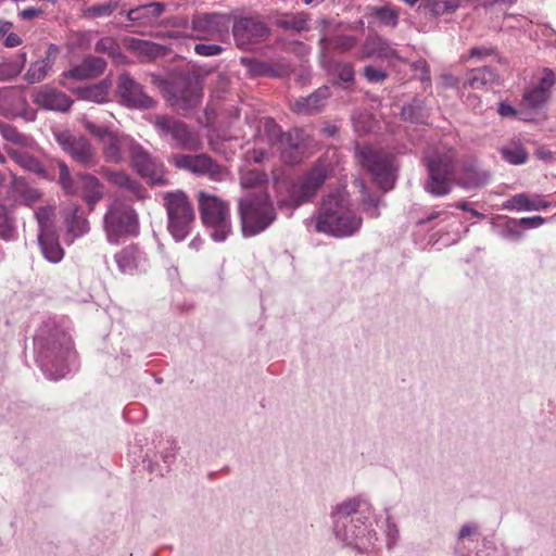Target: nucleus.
Here are the masks:
<instances>
[{
	"label": "nucleus",
	"instance_id": "nucleus-28",
	"mask_svg": "<svg viewBox=\"0 0 556 556\" xmlns=\"http://www.w3.org/2000/svg\"><path fill=\"white\" fill-rule=\"evenodd\" d=\"M363 55L365 58H378L386 60L401 59L392 43L378 35L368 36L366 38L363 45Z\"/></svg>",
	"mask_w": 556,
	"mask_h": 556
},
{
	"label": "nucleus",
	"instance_id": "nucleus-2",
	"mask_svg": "<svg viewBox=\"0 0 556 556\" xmlns=\"http://www.w3.org/2000/svg\"><path fill=\"white\" fill-rule=\"evenodd\" d=\"M37 363L45 374L53 380L66 376L75 361L71 337L61 328L42 325L34 339Z\"/></svg>",
	"mask_w": 556,
	"mask_h": 556
},
{
	"label": "nucleus",
	"instance_id": "nucleus-13",
	"mask_svg": "<svg viewBox=\"0 0 556 556\" xmlns=\"http://www.w3.org/2000/svg\"><path fill=\"white\" fill-rule=\"evenodd\" d=\"M201 98L199 80L189 74L177 76L167 87V100L177 110L190 111L200 103Z\"/></svg>",
	"mask_w": 556,
	"mask_h": 556
},
{
	"label": "nucleus",
	"instance_id": "nucleus-19",
	"mask_svg": "<svg viewBox=\"0 0 556 556\" xmlns=\"http://www.w3.org/2000/svg\"><path fill=\"white\" fill-rule=\"evenodd\" d=\"M479 538L478 525L472 522L465 523L457 536L455 554L457 556H497L494 542L486 538L482 540V548L472 554L471 548L477 546Z\"/></svg>",
	"mask_w": 556,
	"mask_h": 556
},
{
	"label": "nucleus",
	"instance_id": "nucleus-22",
	"mask_svg": "<svg viewBox=\"0 0 556 556\" xmlns=\"http://www.w3.org/2000/svg\"><path fill=\"white\" fill-rule=\"evenodd\" d=\"M97 173L105 178L112 186L129 191L136 200H144L147 198V190L143 186L132 179L126 172L100 166Z\"/></svg>",
	"mask_w": 556,
	"mask_h": 556
},
{
	"label": "nucleus",
	"instance_id": "nucleus-40",
	"mask_svg": "<svg viewBox=\"0 0 556 556\" xmlns=\"http://www.w3.org/2000/svg\"><path fill=\"white\" fill-rule=\"evenodd\" d=\"M503 159L513 165L525 164L529 159L526 148L519 142H510L501 149Z\"/></svg>",
	"mask_w": 556,
	"mask_h": 556
},
{
	"label": "nucleus",
	"instance_id": "nucleus-29",
	"mask_svg": "<svg viewBox=\"0 0 556 556\" xmlns=\"http://www.w3.org/2000/svg\"><path fill=\"white\" fill-rule=\"evenodd\" d=\"M64 222L66 225V237L73 242L75 238L81 237L90 229L89 222L85 217L79 206H73L64 212Z\"/></svg>",
	"mask_w": 556,
	"mask_h": 556
},
{
	"label": "nucleus",
	"instance_id": "nucleus-62",
	"mask_svg": "<svg viewBox=\"0 0 556 556\" xmlns=\"http://www.w3.org/2000/svg\"><path fill=\"white\" fill-rule=\"evenodd\" d=\"M224 48L216 43H197L194 46V52L202 56H215L220 54Z\"/></svg>",
	"mask_w": 556,
	"mask_h": 556
},
{
	"label": "nucleus",
	"instance_id": "nucleus-21",
	"mask_svg": "<svg viewBox=\"0 0 556 556\" xmlns=\"http://www.w3.org/2000/svg\"><path fill=\"white\" fill-rule=\"evenodd\" d=\"M34 103L45 110L64 113L70 111L73 100L63 91L46 85L34 94Z\"/></svg>",
	"mask_w": 556,
	"mask_h": 556
},
{
	"label": "nucleus",
	"instance_id": "nucleus-1",
	"mask_svg": "<svg viewBox=\"0 0 556 556\" xmlns=\"http://www.w3.org/2000/svg\"><path fill=\"white\" fill-rule=\"evenodd\" d=\"M330 516L337 539L357 548L372 544L376 534L370 530L371 505L366 498H346L333 506Z\"/></svg>",
	"mask_w": 556,
	"mask_h": 556
},
{
	"label": "nucleus",
	"instance_id": "nucleus-18",
	"mask_svg": "<svg viewBox=\"0 0 556 556\" xmlns=\"http://www.w3.org/2000/svg\"><path fill=\"white\" fill-rule=\"evenodd\" d=\"M230 27V17L216 12L197 13L191 20V29L197 39L212 40L226 35Z\"/></svg>",
	"mask_w": 556,
	"mask_h": 556
},
{
	"label": "nucleus",
	"instance_id": "nucleus-55",
	"mask_svg": "<svg viewBox=\"0 0 556 556\" xmlns=\"http://www.w3.org/2000/svg\"><path fill=\"white\" fill-rule=\"evenodd\" d=\"M374 12L381 23L387 26L395 27L399 23L397 13L388 7L375 8Z\"/></svg>",
	"mask_w": 556,
	"mask_h": 556
},
{
	"label": "nucleus",
	"instance_id": "nucleus-60",
	"mask_svg": "<svg viewBox=\"0 0 556 556\" xmlns=\"http://www.w3.org/2000/svg\"><path fill=\"white\" fill-rule=\"evenodd\" d=\"M519 226L517 218H508L504 229L502 230V237L511 240L520 239L522 232L518 229Z\"/></svg>",
	"mask_w": 556,
	"mask_h": 556
},
{
	"label": "nucleus",
	"instance_id": "nucleus-30",
	"mask_svg": "<svg viewBox=\"0 0 556 556\" xmlns=\"http://www.w3.org/2000/svg\"><path fill=\"white\" fill-rule=\"evenodd\" d=\"M8 155L23 169L34 173L40 177L49 178L40 161L28 152L29 149H17L14 147H4Z\"/></svg>",
	"mask_w": 556,
	"mask_h": 556
},
{
	"label": "nucleus",
	"instance_id": "nucleus-27",
	"mask_svg": "<svg viewBox=\"0 0 556 556\" xmlns=\"http://www.w3.org/2000/svg\"><path fill=\"white\" fill-rule=\"evenodd\" d=\"M490 173L480 168L476 161L465 162L458 177V185L465 189H476L485 186Z\"/></svg>",
	"mask_w": 556,
	"mask_h": 556
},
{
	"label": "nucleus",
	"instance_id": "nucleus-26",
	"mask_svg": "<svg viewBox=\"0 0 556 556\" xmlns=\"http://www.w3.org/2000/svg\"><path fill=\"white\" fill-rule=\"evenodd\" d=\"M277 147L285 163L295 164L300 162L304 149L301 131L285 132Z\"/></svg>",
	"mask_w": 556,
	"mask_h": 556
},
{
	"label": "nucleus",
	"instance_id": "nucleus-45",
	"mask_svg": "<svg viewBox=\"0 0 556 556\" xmlns=\"http://www.w3.org/2000/svg\"><path fill=\"white\" fill-rule=\"evenodd\" d=\"M459 5V0H427L426 2V9L435 16L452 13L456 11Z\"/></svg>",
	"mask_w": 556,
	"mask_h": 556
},
{
	"label": "nucleus",
	"instance_id": "nucleus-15",
	"mask_svg": "<svg viewBox=\"0 0 556 556\" xmlns=\"http://www.w3.org/2000/svg\"><path fill=\"white\" fill-rule=\"evenodd\" d=\"M326 178V168L321 165L314 166L308 173L290 186L288 200L290 205L298 207L309 202L324 185Z\"/></svg>",
	"mask_w": 556,
	"mask_h": 556
},
{
	"label": "nucleus",
	"instance_id": "nucleus-34",
	"mask_svg": "<svg viewBox=\"0 0 556 556\" xmlns=\"http://www.w3.org/2000/svg\"><path fill=\"white\" fill-rule=\"evenodd\" d=\"M17 239V226L13 212L0 202V240L11 242Z\"/></svg>",
	"mask_w": 556,
	"mask_h": 556
},
{
	"label": "nucleus",
	"instance_id": "nucleus-4",
	"mask_svg": "<svg viewBox=\"0 0 556 556\" xmlns=\"http://www.w3.org/2000/svg\"><path fill=\"white\" fill-rule=\"evenodd\" d=\"M238 212L243 237L265 231L277 218L274 203L266 192L249 193L238 200Z\"/></svg>",
	"mask_w": 556,
	"mask_h": 556
},
{
	"label": "nucleus",
	"instance_id": "nucleus-10",
	"mask_svg": "<svg viewBox=\"0 0 556 556\" xmlns=\"http://www.w3.org/2000/svg\"><path fill=\"white\" fill-rule=\"evenodd\" d=\"M53 138L60 149L79 166L91 169L100 164L97 148L85 135L62 129L53 130Z\"/></svg>",
	"mask_w": 556,
	"mask_h": 556
},
{
	"label": "nucleus",
	"instance_id": "nucleus-57",
	"mask_svg": "<svg viewBox=\"0 0 556 556\" xmlns=\"http://www.w3.org/2000/svg\"><path fill=\"white\" fill-rule=\"evenodd\" d=\"M143 15V21L159 17L165 10V5L162 2H152L146 5L137 7Z\"/></svg>",
	"mask_w": 556,
	"mask_h": 556
},
{
	"label": "nucleus",
	"instance_id": "nucleus-7",
	"mask_svg": "<svg viewBox=\"0 0 556 556\" xmlns=\"http://www.w3.org/2000/svg\"><path fill=\"white\" fill-rule=\"evenodd\" d=\"M199 211L201 219L210 229L212 239L223 242L231 232L229 204L216 195L199 192Z\"/></svg>",
	"mask_w": 556,
	"mask_h": 556
},
{
	"label": "nucleus",
	"instance_id": "nucleus-58",
	"mask_svg": "<svg viewBox=\"0 0 556 556\" xmlns=\"http://www.w3.org/2000/svg\"><path fill=\"white\" fill-rule=\"evenodd\" d=\"M556 79L555 74L549 68L543 70V76L541 77L539 84L535 86L539 90L544 91L546 96L549 98L551 89L554 86Z\"/></svg>",
	"mask_w": 556,
	"mask_h": 556
},
{
	"label": "nucleus",
	"instance_id": "nucleus-63",
	"mask_svg": "<svg viewBox=\"0 0 556 556\" xmlns=\"http://www.w3.org/2000/svg\"><path fill=\"white\" fill-rule=\"evenodd\" d=\"M334 48L341 52H346L356 46V38L349 35H340L333 39Z\"/></svg>",
	"mask_w": 556,
	"mask_h": 556
},
{
	"label": "nucleus",
	"instance_id": "nucleus-53",
	"mask_svg": "<svg viewBox=\"0 0 556 556\" xmlns=\"http://www.w3.org/2000/svg\"><path fill=\"white\" fill-rule=\"evenodd\" d=\"M266 181V175L257 170H248L241 175L240 185L242 188H253Z\"/></svg>",
	"mask_w": 556,
	"mask_h": 556
},
{
	"label": "nucleus",
	"instance_id": "nucleus-8",
	"mask_svg": "<svg viewBox=\"0 0 556 556\" xmlns=\"http://www.w3.org/2000/svg\"><path fill=\"white\" fill-rule=\"evenodd\" d=\"M163 205L167 214V229L176 241H182L190 233L194 211L182 190L163 193Z\"/></svg>",
	"mask_w": 556,
	"mask_h": 556
},
{
	"label": "nucleus",
	"instance_id": "nucleus-6",
	"mask_svg": "<svg viewBox=\"0 0 556 556\" xmlns=\"http://www.w3.org/2000/svg\"><path fill=\"white\" fill-rule=\"evenodd\" d=\"M51 164L55 165L59 169L58 184L67 195H77L80 191V197L86 202L90 211L94 210L96 204L103 198V186L100 180L92 174L78 173V184L73 178L68 165L61 159L51 160Z\"/></svg>",
	"mask_w": 556,
	"mask_h": 556
},
{
	"label": "nucleus",
	"instance_id": "nucleus-23",
	"mask_svg": "<svg viewBox=\"0 0 556 556\" xmlns=\"http://www.w3.org/2000/svg\"><path fill=\"white\" fill-rule=\"evenodd\" d=\"M131 144L138 143L129 136L114 131L102 143V152L105 161L113 164H121L124 162L125 149H129V153L131 154Z\"/></svg>",
	"mask_w": 556,
	"mask_h": 556
},
{
	"label": "nucleus",
	"instance_id": "nucleus-31",
	"mask_svg": "<svg viewBox=\"0 0 556 556\" xmlns=\"http://www.w3.org/2000/svg\"><path fill=\"white\" fill-rule=\"evenodd\" d=\"M37 241L42 256L49 263L58 264L63 260L65 252L60 244L58 232L37 235Z\"/></svg>",
	"mask_w": 556,
	"mask_h": 556
},
{
	"label": "nucleus",
	"instance_id": "nucleus-56",
	"mask_svg": "<svg viewBox=\"0 0 556 556\" xmlns=\"http://www.w3.org/2000/svg\"><path fill=\"white\" fill-rule=\"evenodd\" d=\"M83 125L90 135L98 138L102 143L110 137V135L114 132L111 131L106 126L97 125L88 119L84 121Z\"/></svg>",
	"mask_w": 556,
	"mask_h": 556
},
{
	"label": "nucleus",
	"instance_id": "nucleus-49",
	"mask_svg": "<svg viewBox=\"0 0 556 556\" xmlns=\"http://www.w3.org/2000/svg\"><path fill=\"white\" fill-rule=\"evenodd\" d=\"M355 184L359 187L361 192L363 193L364 210L368 212L370 216L377 217L379 215L378 206L380 203V199L372 194L366 193V186L363 180H356Z\"/></svg>",
	"mask_w": 556,
	"mask_h": 556
},
{
	"label": "nucleus",
	"instance_id": "nucleus-14",
	"mask_svg": "<svg viewBox=\"0 0 556 556\" xmlns=\"http://www.w3.org/2000/svg\"><path fill=\"white\" fill-rule=\"evenodd\" d=\"M130 163L139 176L150 186L164 187L169 185L167 170L163 162L152 156L140 144H131Z\"/></svg>",
	"mask_w": 556,
	"mask_h": 556
},
{
	"label": "nucleus",
	"instance_id": "nucleus-12",
	"mask_svg": "<svg viewBox=\"0 0 556 556\" xmlns=\"http://www.w3.org/2000/svg\"><path fill=\"white\" fill-rule=\"evenodd\" d=\"M356 153L362 166L371 174L376 184L383 191L393 188L395 168L393 165V156L390 153L383 150L372 149L371 147L358 148Z\"/></svg>",
	"mask_w": 556,
	"mask_h": 556
},
{
	"label": "nucleus",
	"instance_id": "nucleus-32",
	"mask_svg": "<svg viewBox=\"0 0 556 556\" xmlns=\"http://www.w3.org/2000/svg\"><path fill=\"white\" fill-rule=\"evenodd\" d=\"M0 135L9 144L4 147H14L17 149H34L36 146L35 140L21 132L15 126L0 121Z\"/></svg>",
	"mask_w": 556,
	"mask_h": 556
},
{
	"label": "nucleus",
	"instance_id": "nucleus-59",
	"mask_svg": "<svg viewBox=\"0 0 556 556\" xmlns=\"http://www.w3.org/2000/svg\"><path fill=\"white\" fill-rule=\"evenodd\" d=\"M63 76L74 80L92 79L84 61L79 65H76L71 70L64 72Z\"/></svg>",
	"mask_w": 556,
	"mask_h": 556
},
{
	"label": "nucleus",
	"instance_id": "nucleus-51",
	"mask_svg": "<svg viewBox=\"0 0 556 556\" xmlns=\"http://www.w3.org/2000/svg\"><path fill=\"white\" fill-rule=\"evenodd\" d=\"M547 100L548 97L546 93L539 90L536 87L532 88L523 94V102L531 109L541 108Z\"/></svg>",
	"mask_w": 556,
	"mask_h": 556
},
{
	"label": "nucleus",
	"instance_id": "nucleus-43",
	"mask_svg": "<svg viewBox=\"0 0 556 556\" xmlns=\"http://www.w3.org/2000/svg\"><path fill=\"white\" fill-rule=\"evenodd\" d=\"M123 0H110L105 3L93 4L83 10L84 17L97 18L110 16L117 8L122 5Z\"/></svg>",
	"mask_w": 556,
	"mask_h": 556
},
{
	"label": "nucleus",
	"instance_id": "nucleus-20",
	"mask_svg": "<svg viewBox=\"0 0 556 556\" xmlns=\"http://www.w3.org/2000/svg\"><path fill=\"white\" fill-rule=\"evenodd\" d=\"M269 29L264 22L254 17H240L232 26V35L241 48L268 36Z\"/></svg>",
	"mask_w": 556,
	"mask_h": 556
},
{
	"label": "nucleus",
	"instance_id": "nucleus-36",
	"mask_svg": "<svg viewBox=\"0 0 556 556\" xmlns=\"http://www.w3.org/2000/svg\"><path fill=\"white\" fill-rule=\"evenodd\" d=\"M308 14L298 12L295 14H285L276 20V26L294 33H301L308 29Z\"/></svg>",
	"mask_w": 556,
	"mask_h": 556
},
{
	"label": "nucleus",
	"instance_id": "nucleus-42",
	"mask_svg": "<svg viewBox=\"0 0 556 556\" xmlns=\"http://www.w3.org/2000/svg\"><path fill=\"white\" fill-rule=\"evenodd\" d=\"M402 117L410 123H422L427 117L425 102L420 99H414L402 109Z\"/></svg>",
	"mask_w": 556,
	"mask_h": 556
},
{
	"label": "nucleus",
	"instance_id": "nucleus-5",
	"mask_svg": "<svg viewBox=\"0 0 556 556\" xmlns=\"http://www.w3.org/2000/svg\"><path fill=\"white\" fill-rule=\"evenodd\" d=\"M103 229L110 243L137 236L139 217L136 210L123 198L113 199L103 216Z\"/></svg>",
	"mask_w": 556,
	"mask_h": 556
},
{
	"label": "nucleus",
	"instance_id": "nucleus-39",
	"mask_svg": "<svg viewBox=\"0 0 556 556\" xmlns=\"http://www.w3.org/2000/svg\"><path fill=\"white\" fill-rule=\"evenodd\" d=\"M331 73L336 78V84L342 88L346 89L354 84L355 71L352 63L334 62L331 67Z\"/></svg>",
	"mask_w": 556,
	"mask_h": 556
},
{
	"label": "nucleus",
	"instance_id": "nucleus-41",
	"mask_svg": "<svg viewBox=\"0 0 556 556\" xmlns=\"http://www.w3.org/2000/svg\"><path fill=\"white\" fill-rule=\"evenodd\" d=\"M109 84L101 81L99 84L79 88L77 94L80 99L92 101L96 103H103L108 99Z\"/></svg>",
	"mask_w": 556,
	"mask_h": 556
},
{
	"label": "nucleus",
	"instance_id": "nucleus-35",
	"mask_svg": "<svg viewBox=\"0 0 556 556\" xmlns=\"http://www.w3.org/2000/svg\"><path fill=\"white\" fill-rule=\"evenodd\" d=\"M35 218L38 224L37 235L54 233L55 230V206L42 205L35 210Z\"/></svg>",
	"mask_w": 556,
	"mask_h": 556
},
{
	"label": "nucleus",
	"instance_id": "nucleus-61",
	"mask_svg": "<svg viewBox=\"0 0 556 556\" xmlns=\"http://www.w3.org/2000/svg\"><path fill=\"white\" fill-rule=\"evenodd\" d=\"M363 75L366 80L371 84L382 83L388 77L387 72L376 68L371 65L364 67Z\"/></svg>",
	"mask_w": 556,
	"mask_h": 556
},
{
	"label": "nucleus",
	"instance_id": "nucleus-16",
	"mask_svg": "<svg viewBox=\"0 0 556 556\" xmlns=\"http://www.w3.org/2000/svg\"><path fill=\"white\" fill-rule=\"evenodd\" d=\"M117 94L121 103L131 110H150L156 105V101L146 92L144 87L128 73L118 76Z\"/></svg>",
	"mask_w": 556,
	"mask_h": 556
},
{
	"label": "nucleus",
	"instance_id": "nucleus-33",
	"mask_svg": "<svg viewBox=\"0 0 556 556\" xmlns=\"http://www.w3.org/2000/svg\"><path fill=\"white\" fill-rule=\"evenodd\" d=\"M498 76L494 70L488 66L470 70L467 73V78L464 83V87L479 89L488 85L497 84Z\"/></svg>",
	"mask_w": 556,
	"mask_h": 556
},
{
	"label": "nucleus",
	"instance_id": "nucleus-9",
	"mask_svg": "<svg viewBox=\"0 0 556 556\" xmlns=\"http://www.w3.org/2000/svg\"><path fill=\"white\" fill-rule=\"evenodd\" d=\"M454 157L452 150L440 151L438 149L430 151L425 156L424 160L429 174L426 190L429 193L443 197L451 192L454 177Z\"/></svg>",
	"mask_w": 556,
	"mask_h": 556
},
{
	"label": "nucleus",
	"instance_id": "nucleus-24",
	"mask_svg": "<svg viewBox=\"0 0 556 556\" xmlns=\"http://www.w3.org/2000/svg\"><path fill=\"white\" fill-rule=\"evenodd\" d=\"M330 89L328 86H321L305 98H299L291 104V110L294 113L308 115L317 113L325 105V102L330 97Z\"/></svg>",
	"mask_w": 556,
	"mask_h": 556
},
{
	"label": "nucleus",
	"instance_id": "nucleus-54",
	"mask_svg": "<svg viewBox=\"0 0 556 556\" xmlns=\"http://www.w3.org/2000/svg\"><path fill=\"white\" fill-rule=\"evenodd\" d=\"M505 208L515 210V211H532L531 199L525 194L519 193L511 197L505 203Z\"/></svg>",
	"mask_w": 556,
	"mask_h": 556
},
{
	"label": "nucleus",
	"instance_id": "nucleus-50",
	"mask_svg": "<svg viewBox=\"0 0 556 556\" xmlns=\"http://www.w3.org/2000/svg\"><path fill=\"white\" fill-rule=\"evenodd\" d=\"M97 52L108 53L111 56L122 55L121 48L115 39L111 37L101 38L94 46Z\"/></svg>",
	"mask_w": 556,
	"mask_h": 556
},
{
	"label": "nucleus",
	"instance_id": "nucleus-46",
	"mask_svg": "<svg viewBox=\"0 0 556 556\" xmlns=\"http://www.w3.org/2000/svg\"><path fill=\"white\" fill-rule=\"evenodd\" d=\"M489 56H495L500 64H507V60L498 54L497 48L494 46H476L469 50L468 54L469 59L480 62L485 61Z\"/></svg>",
	"mask_w": 556,
	"mask_h": 556
},
{
	"label": "nucleus",
	"instance_id": "nucleus-44",
	"mask_svg": "<svg viewBox=\"0 0 556 556\" xmlns=\"http://www.w3.org/2000/svg\"><path fill=\"white\" fill-rule=\"evenodd\" d=\"M130 49L140 55H144L150 59H155L163 52V47L161 45L137 38L131 39Z\"/></svg>",
	"mask_w": 556,
	"mask_h": 556
},
{
	"label": "nucleus",
	"instance_id": "nucleus-3",
	"mask_svg": "<svg viewBox=\"0 0 556 556\" xmlns=\"http://www.w3.org/2000/svg\"><path fill=\"white\" fill-rule=\"evenodd\" d=\"M306 222L314 223L315 230L319 233L336 238L351 237L362 226V218L352 210L349 201L340 194L328 195L318 213Z\"/></svg>",
	"mask_w": 556,
	"mask_h": 556
},
{
	"label": "nucleus",
	"instance_id": "nucleus-11",
	"mask_svg": "<svg viewBox=\"0 0 556 556\" xmlns=\"http://www.w3.org/2000/svg\"><path fill=\"white\" fill-rule=\"evenodd\" d=\"M153 126L157 135L174 148L187 151L200 149L199 136L187 124L173 116L156 115Z\"/></svg>",
	"mask_w": 556,
	"mask_h": 556
},
{
	"label": "nucleus",
	"instance_id": "nucleus-48",
	"mask_svg": "<svg viewBox=\"0 0 556 556\" xmlns=\"http://www.w3.org/2000/svg\"><path fill=\"white\" fill-rule=\"evenodd\" d=\"M263 134L270 146H278L285 132L274 118L266 117L262 123Z\"/></svg>",
	"mask_w": 556,
	"mask_h": 556
},
{
	"label": "nucleus",
	"instance_id": "nucleus-64",
	"mask_svg": "<svg viewBox=\"0 0 556 556\" xmlns=\"http://www.w3.org/2000/svg\"><path fill=\"white\" fill-rule=\"evenodd\" d=\"M387 545L391 549L397 542L399 539V529L396 525L391 520L390 517H387Z\"/></svg>",
	"mask_w": 556,
	"mask_h": 556
},
{
	"label": "nucleus",
	"instance_id": "nucleus-38",
	"mask_svg": "<svg viewBox=\"0 0 556 556\" xmlns=\"http://www.w3.org/2000/svg\"><path fill=\"white\" fill-rule=\"evenodd\" d=\"M138 249L134 245H128L115 255V261L123 274H132L138 266Z\"/></svg>",
	"mask_w": 556,
	"mask_h": 556
},
{
	"label": "nucleus",
	"instance_id": "nucleus-47",
	"mask_svg": "<svg viewBox=\"0 0 556 556\" xmlns=\"http://www.w3.org/2000/svg\"><path fill=\"white\" fill-rule=\"evenodd\" d=\"M241 63L247 67L252 76H278L271 66L265 62L242 58Z\"/></svg>",
	"mask_w": 556,
	"mask_h": 556
},
{
	"label": "nucleus",
	"instance_id": "nucleus-25",
	"mask_svg": "<svg viewBox=\"0 0 556 556\" xmlns=\"http://www.w3.org/2000/svg\"><path fill=\"white\" fill-rule=\"evenodd\" d=\"M58 52H59V48L55 45L51 43L48 47L45 58H42L40 60H36L29 64V67L24 75V79L30 85L38 84V83L45 80L53 67V64H54L53 56Z\"/></svg>",
	"mask_w": 556,
	"mask_h": 556
},
{
	"label": "nucleus",
	"instance_id": "nucleus-37",
	"mask_svg": "<svg viewBox=\"0 0 556 556\" xmlns=\"http://www.w3.org/2000/svg\"><path fill=\"white\" fill-rule=\"evenodd\" d=\"M27 61V53L20 52L14 60H5L0 63V83L10 81L21 74Z\"/></svg>",
	"mask_w": 556,
	"mask_h": 556
},
{
	"label": "nucleus",
	"instance_id": "nucleus-52",
	"mask_svg": "<svg viewBox=\"0 0 556 556\" xmlns=\"http://www.w3.org/2000/svg\"><path fill=\"white\" fill-rule=\"evenodd\" d=\"M83 61L86 64V67L88 68V72L90 73L91 78H96L100 76L105 67L106 62L103 58L94 56V55H86Z\"/></svg>",
	"mask_w": 556,
	"mask_h": 556
},
{
	"label": "nucleus",
	"instance_id": "nucleus-17",
	"mask_svg": "<svg viewBox=\"0 0 556 556\" xmlns=\"http://www.w3.org/2000/svg\"><path fill=\"white\" fill-rule=\"evenodd\" d=\"M169 162L176 168L188 170L194 175H206L210 179L215 181H220L224 177L222 166L210 155L204 153L197 155L173 154Z\"/></svg>",
	"mask_w": 556,
	"mask_h": 556
}]
</instances>
